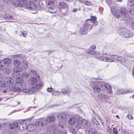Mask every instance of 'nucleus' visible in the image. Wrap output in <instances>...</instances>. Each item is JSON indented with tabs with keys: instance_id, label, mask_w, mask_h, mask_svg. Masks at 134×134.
Here are the masks:
<instances>
[{
	"instance_id": "obj_1",
	"label": "nucleus",
	"mask_w": 134,
	"mask_h": 134,
	"mask_svg": "<svg viewBox=\"0 0 134 134\" xmlns=\"http://www.w3.org/2000/svg\"><path fill=\"white\" fill-rule=\"evenodd\" d=\"M40 79L39 76H37L36 77H31L30 79V82L31 84L32 87L30 88V94L35 93L40 88L42 87L43 84L41 82L37 84Z\"/></svg>"
},
{
	"instance_id": "obj_2",
	"label": "nucleus",
	"mask_w": 134,
	"mask_h": 134,
	"mask_svg": "<svg viewBox=\"0 0 134 134\" xmlns=\"http://www.w3.org/2000/svg\"><path fill=\"white\" fill-rule=\"evenodd\" d=\"M117 8L116 7L112 6L111 7L112 12L114 16L118 19L122 15H125L127 13L126 9L124 8L120 9V10H116Z\"/></svg>"
},
{
	"instance_id": "obj_3",
	"label": "nucleus",
	"mask_w": 134,
	"mask_h": 134,
	"mask_svg": "<svg viewBox=\"0 0 134 134\" xmlns=\"http://www.w3.org/2000/svg\"><path fill=\"white\" fill-rule=\"evenodd\" d=\"M82 125L86 129L90 127L91 124L90 122L85 120H82L81 118H80L78 121V124L76 125V128L79 129L81 128Z\"/></svg>"
},
{
	"instance_id": "obj_4",
	"label": "nucleus",
	"mask_w": 134,
	"mask_h": 134,
	"mask_svg": "<svg viewBox=\"0 0 134 134\" xmlns=\"http://www.w3.org/2000/svg\"><path fill=\"white\" fill-rule=\"evenodd\" d=\"M78 115H76L73 117L71 115H67V120L68 124L70 125H72L77 123L78 124V121L80 119Z\"/></svg>"
},
{
	"instance_id": "obj_5",
	"label": "nucleus",
	"mask_w": 134,
	"mask_h": 134,
	"mask_svg": "<svg viewBox=\"0 0 134 134\" xmlns=\"http://www.w3.org/2000/svg\"><path fill=\"white\" fill-rule=\"evenodd\" d=\"M120 34L123 37L125 38L130 37L133 36L132 33L129 30L125 29H121Z\"/></svg>"
},
{
	"instance_id": "obj_6",
	"label": "nucleus",
	"mask_w": 134,
	"mask_h": 134,
	"mask_svg": "<svg viewBox=\"0 0 134 134\" xmlns=\"http://www.w3.org/2000/svg\"><path fill=\"white\" fill-rule=\"evenodd\" d=\"M92 27V25L89 24L88 22L85 23L83 27L81 29L80 33L82 34H86L87 32L88 28L91 30Z\"/></svg>"
},
{
	"instance_id": "obj_7",
	"label": "nucleus",
	"mask_w": 134,
	"mask_h": 134,
	"mask_svg": "<svg viewBox=\"0 0 134 134\" xmlns=\"http://www.w3.org/2000/svg\"><path fill=\"white\" fill-rule=\"evenodd\" d=\"M14 80L10 77H7L4 80V82L6 84V87L11 88L13 87L14 84Z\"/></svg>"
},
{
	"instance_id": "obj_8",
	"label": "nucleus",
	"mask_w": 134,
	"mask_h": 134,
	"mask_svg": "<svg viewBox=\"0 0 134 134\" xmlns=\"http://www.w3.org/2000/svg\"><path fill=\"white\" fill-rule=\"evenodd\" d=\"M26 4L25 0H15L13 3V5L16 7H24Z\"/></svg>"
},
{
	"instance_id": "obj_9",
	"label": "nucleus",
	"mask_w": 134,
	"mask_h": 134,
	"mask_svg": "<svg viewBox=\"0 0 134 134\" xmlns=\"http://www.w3.org/2000/svg\"><path fill=\"white\" fill-rule=\"evenodd\" d=\"M91 85L95 92H100L101 89L100 82H92Z\"/></svg>"
},
{
	"instance_id": "obj_10",
	"label": "nucleus",
	"mask_w": 134,
	"mask_h": 134,
	"mask_svg": "<svg viewBox=\"0 0 134 134\" xmlns=\"http://www.w3.org/2000/svg\"><path fill=\"white\" fill-rule=\"evenodd\" d=\"M52 130L54 131V134H67V132L66 130H58L56 129V127L55 125L51 127Z\"/></svg>"
},
{
	"instance_id": "obj_11",
	"label": "nucleus",
	"mask_w": 134,
	"mask_h": 134,
	"mask_svg": "<svg viewBox=\"0 0 134 134\" xmlns=\"http://www.w3.org/2000/svg\"><path fill=\"white\" fill-rule=\"evenodd\" d=\"M67 115L64 113H60L58 115L57 118L59 122L64 123L67 121Z\"/></svg>"
},
{
	"instance_id": "obj_12",
	"label": "nucleus",
	"mask_w": 134,
	"mask_h": 134,
	"mask_svg": "<svg viewBox=\"0 0 134 134\" xmlns=\"http://www.w3.org/2000/svg\"><path fill=\"white\" fill-rule=\"evenodd\" d=\"M47 124L46 120L42 119L38 121H37L35 122V125L37 126L40 127H43Z\"/></svg>"
},
{
	"instance_id": "obj_13",
	"label": "nucleus",
	"mask_w": 134,
	"mask_h": 134,
	"mask_svg": "<svg viewBox=\"0 0 134 134\" xmlns=\"http://www.w3.org/2000/svg\"><path fill=\"white\" fill-rule=\"evenodd\" d=\"M26 6L29 9H35L37 8V6L34 3L32 2H29L26 3Z\"/></svg>"
},
{
	"instance_id": "obj_14",
	"label": "nucleus",
	"mask_w": 134,
	"mask_h": 134,
	"mask_svg": "<svg viewBox=\"0 0 134 134\" xmlns=\"http://www.w3.org/2000/svg\"><path fill=\"white\" fill-rule=\"evenodd\" d=\"M18 130L23 131L26 128L27 125L25 123L18 122Z\"/></svg>"
},
{
	"instance_id": "obj_15",
	"label": "nucleus",
	"mask_w": 134,
	"mask_h": 134,
	"mask_svg": "<svg viewBox=\"0 0 134 134\" xmlns=\"http://www.w3.org/2000/svg\"><path fill=\"white\" fill-rule=\"evenodd\" d=\"M100 86L101 90L103 91H105L108 89V87H110V86L108 83L105 84L104 82H100Z\"/></svg>"
},
{
	"instance_id": "obj_16",
	"label": "nucleus",
	"mask_w": 134,
	"mask_h": 134,
	"mask_svg": "<svg viewBox=\"0 0 134 134\" xmlns=\"http://www.w3.org/2000/svg\"><path fill=\"white\" fill-rule=\"evenodd\" d=\"M12 60L10 59L5 58L2 61L0 60V63H3L7 66H9L11 64Z\"/></svg>"
},
{
	"instance_id": "obj_17",
	"label": "nucleus",
	"mask_w": 134,
	"mask_h": 134,
	"mask_svg": "<svg viewBox=\"0 0 134 134\" xmlns=\"http://www.w3.org/2000/svg\"><path fill=\"white\" fill-rule=\"evenodd\" d=\"M96 48V46H92L88 49V51L87 53H89V54H91L93 55H98L99 54V52L96 53L94 51V49Z\"/></svg>"
},
{
	"instance_id": "obj_18",
	"label": "nucleus",
	"mask_w": 134,
	"mask_h": 134,
	"mask_svg": "<svg viewBox=\"0 0 134 134\" xmlns=\"http://www.w3.org/2000/svg\"><path fill=\"white\" fill-rule=\"evenodd\" d=\"M18 122H13L9 125V127L13 131H16V130H18Z\"/></svg>"
},
{
	"instance_id": "obj_19",
	"label": "nucleus",
	"mask_w": 134,
	"mask_h": 134,
	"mask_svg": "<svg viewBox=\"0 0 134 134\" xmlns=\"http://www.w3.org/2000/svg\"><path fill=\"white\" fill-rule=\"evenodd\" d=\"M104 55H102V57H98V59L100 60L104 61L105 62H112L114 61L113 60L109 58H107L104 56Z\"/></svg>"
},
{
	"instance_id": "obj_20",
	"label": "nucleus",
	"mask_w": 134,
	"mask_h": 134,
	"mask_svg": "<svg viewBox=\"0 0 134 134\" xmlns=\"http://www.w3.org/2000/svg\"><path fill=\"white\" fill-rule=\"evenodd\" d=\"M98 98L102 100L105 101L107 99H109V97L106 95L99 94L98 95Z\"/></svg>"
},
{
	"instance_id": "obj_21",
	"label": "nucleus",
	"mask_w": 134,
	"mask_h": 134,
	"mask_svg": "<svg viewBox=\"0 0 134 134\" xmlns=\"http://www.w3.org/2000/svg\"><path fill=\"white\" fill-rule=\"evenodd\" d=\"M111 57L113 59L118 60L119 61L125 62V61H124V59L120 57H119L118 55H112Z\"/></svg>"
},
{
	"instance_id": "obj_22",
	"label": "nucleus",
	"mask_w": 134,
	"mask_h": 134,
	"mask_svg": "<svg viewBox=\"0 0 134 134\" xmlns=\"http://www.w3.org/2000/svg\"><path fill=\"white\" fill-rule=\"evenodd\" d=\"M55 117L53 116H48L46 118L47 122H53L55 120Z\"/></svg>"
},
{
	"instance_id": "obj_23",
	"label": "nucleus",
	"mask_w": 134,
	"mask_h": 134,
	"mask_svg": "<svg viewBox=\"0 0 134 134\" xmlns=\"http://www.w3.org/2000/svg\"><path fill=\"white\" fill-rule=\"evenodd\" d=\"M26 129L28 131H32L35 130L36 129V126L34 125L30 124L27 126Z\"/></svg>"
},
{
	"instance_id": "obj_24",
	"label": "nucleus",
	"mask_w": 134,
	"mask_h": 134,
	"mask_svg": "<svg viewBox=\"0 0 134 134\" xmlns=\"http://www.w3.org/2000/svg\"><path fill=\"white\" fill-rule=\"evenodd\" d=\"M47 8L49 12L51 13H55L57 11L56 9L54 8V6L47 7Z\"/></svg>"
},
{
	"instance_id": "obj_25",
	"label": "nucleus",
	"mask_w": 134,
	"mask_h": 134,
	"mask_svg": "<svg viewBox=\"0 0 134 134\" xmlns=\"http://www.w3.org/2000/svg\"><path fill=\"white\" fill-rule=\"evenodd\" d=\"M131 92H132L131 91H130L129 90H127L126 91H123L122 89H120L117 91L116 93L118 95H121Z\"/></svg>"
},
{
	"instance_id": "obj_26",
	"label": "nucleus",
	"mask_w": 134,
	"mask_h": 134,
	"mask_svg": "<svg viewBox=\"0 0 134 134\" xmlns=\"http://www.w3.org/2000/svg\"><path fill=\"white\" fill-rule=\"evenodd\" d=\"M12 90L14 92L20 91L21 90V87L19 86V84L18 85H16L13 88H11Z\"/></svg>"
},
{
	"instance_id": "obj_27",
	"label": "nucleus",
	"mask_w": 134,
	"mask_h": 134,
	"mask_svg": "<svg viewBox=\"0 0 134 134\" xmlns=\"http://www.w3.org/2000/svg\"><path fill=\"white\" fill-rule=\"evenodd\" d=\"M62 92L64 95H66L70 93V89L68 87L62 88Z\"/></svg>"
},
{
	"instance_id": "obj_28",
	"label": "nucleus",
	"mask_w": 134,
	"mask_h": 134,
	"mask_svg": "<svg viewBox=\"0 0 134 134\" xmlns=\"http://www.w3.org/2000/svg\"><path fill=\"white\" fill-rule=\"evenodd\" d=\"M21 66L25 69H26L28 67V63L25 60H23L21 63Z\"/></svg>"
},
{
	"instance_id": "obj_29",
	"label": "nucleus",
	"mask_w": 134,
	"mask_h": 134,
	"mask_svg": "<svg viewBox=\"0 0 134 134\" xmlns=\"http://www.w3.org/2000/svg\"><path fill=\"white\" fill-rule=\"evenodd\" d=\"M92 120L93 123L97 125L98 126H97V127H98V129H100L101 125L100 124L99 122L95 118L93 117L92 118Z\"/></svg>"
},
{
	"instance_id": "obj_30",
	"label": "nucleus",
	"mask_w": 134,
	"mask_h": 134,
	"mask_svg": "<svg viewBox=\"0 0 134 134\" xmlns=\"http://www.w3.org/2000/svg\"><path fill=\"white\" fill-rule=\"evenodd\" d=\"M91 21L93 22V24L95 26L98 24L96 20L97 18L95 16H91Z\"/></svg>"
},
{
	"instance_id": "obj_31",
	"label": "nucleus",
	"mask_w": 134,
	"mask_h": 134,
	"mask_svg": "<svg viewBox=\"0 0 134 134\" xmlns=\"http://www.w3.org/2000/svg\"><path fill=\"white\" fill-rule=\"evenodd\" d=\"M15 81L16 82V84L18 85L19 84H21L23 82V79L21 77H17L16 78Z\"/></svg>"
},
{
	"instance_id": "obj_32",
	"label": "nucleus",
	"mask_w": 134,
	"mask_h": 134,
	"mask_svg": "<svg viewBox=\"0 0 134 134\" xmlns=\"http://www.w3.org/2000/svg\"><path fill=\"white\" fill-rule=\"evenodd\" d=\"M59 4L60 7L62 8H66L68 7L67 4L64 2H59Z\"/></svg>"
},
{
	"instance_id": "obj_33",
	"label": "nucleus",
	"mask_w": 134,
	"mask_h": 134,
	"mask_svg": "<svg viewBox=\"0 0 134 134\" xmlns=\"http://www.w3.org/2000/svg\"><path fill=\"white\" fill-rule=\"evenodd\" d=\"M21 63L20 61L18 59H15L13 62V63L14 65L17 66L21 64Z\"/></svg>"
},
{
	"instance_id": "obj_34",
	"label": "nucleus",
	"mask_w": 134,
	"mask_h": 134,
	"mask_svg": "<svg viewBox=\"0 0 134 134\" xmlns=\"http://www.w3.org/2000/svg\"><path fill=\"white\" fill-rule=\"evenodd\" d=\"M12 57L13 58H18L21 59H23V58L21 54H16L12 56Z\"/></svg>"
},
{
	"instance_id": "obj_35",
	"label": "nucleus",
	"mask_w": 134,
	"mask_h": 134,
	"mask_svg": "<svg viewBox=\"0 0 134 134\" xmlns=\"http://www.w3.org/2000/svg\"><path fill=\"white\" fill-rule=\"evenodd\" d=\"M17 69V67H15L13 69V70L14 72L12 74L13 76H14V75L16 76L19 74V73H17L19 72L17 71L18 70Z\"/></svg>"
},
{
	"instance_id": "obj_36",
	"label": "nucleus",
	"mask_w": 134,
	"mask_h": 134,
	"mask_svg": "<svg viewBox=\"0 0 134 134\" xmlns=\"http://www.w3.org/2000/svg\"><path fill=\"white\" fill-rule=\"evenodd\" d=\"M30 75H31L32 76H36L37 73L36 71L31 69L30 72Z\"/></svg>"
},
{
	"instance_id": "obj_37",
	"label": "nucleus",
	"mask_w": 134,
	"mask_h": 134,
	"mask_svg": "<svg viewBox=\"0 0 134 134\" xmlns=\"http://www.w3.org/2000/svg\"><path fill=\"white\" fill-rule=\"evenodd\" d=\"M88 132H90L91 134H96L97 132L94 130L92 128H91L88 131Z\"/></svg>"
},
{
	"instance_id": "obj_38",
	"label": "nucleus",
	"mask_w": 134,
	"mask_h": 134,
	"mask_svg": "<svg viewBox=\"0 0 134 134\" xmlns=\"http://www.w3.org/2000/svg\"><path fill=\"white\" fill-rule=\"evenodd\" d=\"M19 86L21 87V90L25 89L26 87V86L25 83H22V84H19Z\"/></svg>"
},
{
	"instance_id": "obj_39",
	"label": "nucleus",
	"mask_w": 134,
	"mask_h": 134,
	"mask_svg": "<svg viewBox=\"0 0 134 134\" xmlns=\"http://www.w3.org/2000/svg\"><path fill=\"white\" fill-rule=\"evenodd\" d=\"M54 3L52 1H50L48 3L47 7L54 6Z\"/></svg>"
},
{
	"instance_id": "obj_40",
	"label": "nucleus",
	"mask_w": 134,
	"mask_h": 134,
	"mask_svg": "<svg viewBox=\"0 0 134 134\" xmlns=\"http://www.w3.org/2000/svg\"><path fill=\"white\" fill-rule=\"evenodd\" d=\"M107 130L108 132L110 134H112L113 133V129H111L110 127L108 126L107 128Z\"/></svg>"
},
{
	"instance_id": "obj_41",
	"label": "nucleus",
	"mask_w": 134,
	"mask_h": 134,
	"mask_svg": "<svg viewBox=\"0 0 134 134\" xmlns=\"http://www.w3.org/2000/svg\"><path fill=\"white\" fill-rule=\"evenodd\" d=\"M22 90V92H24L26 93H29L30 94V90H29L28 89H23Z\"/></svg>"
},
{
	"instance_id": "obj_42",
	"label": "nucleus",
	"mask_w": 134,
	"mask_h": 134,
	"mask_svg": "<svg viewBox=\"0 0 134 134\" xmlns=\"http://www.w3.org/2000/svg\"><path fill=\"white\" fill-rule=\"evenodd\" d=\"M0 86L2 87H6V84H5V82L3 81H0Z\"/></svg>"
},
{
	"instance_id": "obj_43",
	"label": "nucleus",
	"mask_w": 134,
	"mask_h": 134,
	"mask_svg": "<svg viewBox=\"0 0 134 134\" xmlns=\"http://www.w3.org/2000/svg\"><path fill=\"white\" fill-rule=\"evenodd\" d=\"M113 132L115 134H117L118 133V131L117 129L115 128H114L113 129Z\"/></svg>"
},
{
	"instance_id": "obj_44",
	"label": "nucleus",
	"mask_w": 134,
	"mask_h": 134,
	"mask_svg": "<svg viewBox=\"0 0 134 134\" xmlns=\"http://www.w3.org/2000/svg\"><path fill=\"white\" fill-rule=\"evenodd\" d=\"M11 71V70L10 69H6L4 71V72L5 74H9Z\"/></svg>"
},
{
	"instance_id": "obj_45",
	"label": "nucleus",
	"mask_w": 134,
	"mask_h": 134,
	"mask_svg": "<svg viewBox=\"0 0 134 134\" xmlns=\"http://www.w3.org/2000/svg\"><path fill=\"white\" fill-rule=\"evenodd\" d=\"M85 4L87 5H91V3L88 1H85L84 2Z\"/></svg>"
},
{
	"instance_id": "obj_46",
	"label": "nucleus",
	"mask_w": 134,
	"mask_h": 134,
	"mask_svg": "<svg viewBox=\"0 0 134 134\" xmlns=\"http://www.w3.org/2000/svg\"><path fill=\"white\" fill-rule=\"evenodd\" d=\"M70 131L72 133L75 134L76 132L75 129L74 128H70Z\"/></svg>"
},
{
	"instance_id": "obj_47",
	"label": "nucleus",
	"mask_w": 134,
	"mask_h": 134,
	"mask_svg": "<svg viewBox=\"0 0 134 134\" xmlns=\"http://www.w3.org/2000/svg\"><path fill=\"white\" fill-rule=\"evenodd\" d=\"M30 75V73H28L26 72H25L23 73V75L24 76L27 77V76H29Z\"/></svg>"
},
{
	"instance_id": "obj_48",
	"label": "nucleus",
	"mask_w": 134,
	"mask_h": 134,
	"mask_svg": "<svg viewBox=\"0 0 134 134\" xmlns=\"http://www.w3.org/2000/svg\"><path fill=\"white\" fill-rule=\"evenodd\" d=\"M108 92L109 93L111 94L112 93V91L111 89V87L110 86V87H108Z\"/></svg>"
},
{
	"instance_id": "obj_49",
	"label": "nucleus",
	"mask_w": 134,
	"mask_h": 134,
	"mask_svg": "<svg viewBox=\"0 0 134 134\" xmlns=\"http://www.w3.org/2000/svg\"><path fill=\"white\" fill-rule=\"evenodd\" d=\"M17 69L19 72H21L23 70L22 68L20 66L17 67Z\"/></svg>"
},
{
	"instance_id": "obj_50",
	"label": "nucleus",
	"mask_w": 134,
	"mask_h": 134,
	"mask_svg": "<svg viewBox=\"0 0 134 134\" xmlns=\"http://www.w3.org/2000/svg\"><path fill=\"white\" fill-rule=\"evenodd\" d=\"M5 19L8 20L12 19L13 18L11 16H8Z\"/></svg>"
},
{
	"instance_id": "obj_51",
	"label": "nucleus",
	"mask_w": 134,
	"mask_h": 134,
	"mask_svg": "<svg viewBox=\"0 0 134 134\" xmlns=\"http://www.w3.org/2000/svg\"><path fill=\"white\" fill-rule=\"evenodd\" d=\"M21 34L23 36L25 37L26 34V33L25 31H22L21 32Z\"/></svg>"
},
{
	"instance_id": "obj_52",
	"label": "nucleus",
	"mask_w": 134,
	"mask_h": 134,
	"mask_svg": "<svg viewBox=\"0 0 134 134\" xmlns=\"http://www.w3.org/2000/svg\"><path fill=\"white\" fill-rule=\"evenodd\" d=\"M52 88H47V92H52Z\"/></svg>"
},
{
	"instance_id": "obj_53",
	"label": "nucleus",
	"mask_w": 134,
	"mask_h": 134,
	"mask_svg": "<svg viewBox=\"0 0 134 134\" xmlns=\"http://www.w3.org/2000/svg\"><path fill=\"white\" fill-rule=\"evenodd\" d=\"M4 68V66L2 65H0V70H2Z\"/></svg>"
},
{
	"instance_id": "obj_54",
	"label": "nucleus",
	"mask_w": 134,
	"mask_h": 134,
	"mask_svg": "<svg viewBox=\"0 0 134 134\" xmlns=\"http://www.w3.org/2000/svg\"><path fill=\"white\" fill-rule=\"evenodd\" d=\"M128 118L130 120H132L133 119V117L131 115H128Z\"/></svg>"
},
{
	"instance_id": "obj_55",
	"label": "nucleus",
	"mask_w": 134,
	"mask_h": 134,
	"mask_svg": "<svg viewBox=\"0 0 134 134\" xmlns=\"http://www.w3.org/2000/svg\"><path fill=\"white\" fill-rule=\"evenodd\" d=\"M3 1L4 2L7 3L10 2L11 0H3Z\"/></svg>"
},
{
	"instance_id": "obj_56",
	"label": "nucleus",
	"mask_w": 134,
	"mask_h": 134,
	"mask_svg": "<svg viewBox=\"0 0 134 134\" xmlns=\"http://www.w3.org/2000/svg\"><path fill=\"white\" fill-rule=\"evenodd\" d=\"M72 11L74 12H76L77 11V8H74L73 9Z\"/></svg>"
},
{
	"instance_id": "obj_57",
	"label": "nucleus",
	"mask_w": 134,
	"mask_h": 134,
	"mask_svg": "<svg viewBox=\"0 0 134 134\" xmlns=\"http://www.w3.org/2000/svg\"><path fill=\"white\" fill-rule=\"evenodd\" d=\"M132 28L134 30V22H133L132 24Z\"/></svg>"
},
{
	"instance_id": "obj_58",
	"label": "nucleus",
	"mask_w": 134,
	"mask_h": 134,
	"mask_svg": "<svg viewBox=\"0 0 134 134\" xmlns=\"http://www.w3.org/2000/svg\"><path fill=\"white\" fill-rule=\"evenodd\" d=\"M99 120L100 121V122H101V123L103 125H104V123H103V120H102V119H101L100 120Z\"/></svg>"
},
{
	"instance_id": "obj_59",
	"label": "nucleus",
	"mask_w": 134,
	"mask_h": 134,
	"mask_svg": "<svg viewBox=\"0 0 134 134\" xmlns=\"http://www.w3.org/2000/svg\"><path fill=\"white\" fill-rule=\"evenodd\" d=\"M132 74L133 77H134V66L133 67V68Z\"/></svg>"
},
{
	"instance_id": "obj_60",
	"label": "nucleus",
	"mask_w": 134,
	"mask_h": 134,
	"mask_svg": "<svg viewBox=\"0 0 134 134\" xmlns=\"http://www.w3.org/2000/svg\"><path fill=\"white\" fill-rule=\"evenodd\" d=\"M130 2H134V0H129Z\"/></svg>"
},
{
	"instance_id": "obj_61",
	"label": "nucleus",
	"mask_w": 134,
	"mask_h": 134,
	"mask_svg": "<svg viewBox=\"0 0 134 134\" xmlns=\"http://www.w3.org/2000/svg\"><path fill=\"white\" fill-rule=\"evenodd\" d=\"M116 1L119 2H121L123 0H116Z\"/></svg>"
},
{
	"instance_id": "obj_62",
	"label": "nucleus",
	"mask_w": 134,
	"mask_h": 134,
	"mask_svg": "<svg viewBox=\"0 0 134 134\" xmlns=\"http://www.w3.org/2000/svg\"><path fill=\"white\" fill-rule=\"evenodd\" d=\"M97 117L98 118V119L99 120H100L101 119V118L99 116H98Z\"/></svg>"
},
{
	"instance_id": "obj_63",
	"label": "nucleus",
	"mask_w": 134,
	"mask_h": 134,
	"mask_svg": "<svg viewBox=\"0 0 134 134\" xmlns=\"http://www.w3.org/2000/svg\"><path fill=\"white\" fill-rule=\"evenodd\" d=\"M6 92H7V91H6V90H3V92L4 93H6Z\"/></svg>"
},
{
	"instance_id": "obj_64",
	"label": "nucleus",
	"mask_w": 134,
	"mask_h": 134,
	"mask_svg": "<svg viewBox=\"0 0 134 134\" xmlns=\"http://www.w3.org/2000/svg\"><path fill=\"white\" fill-rule=\"evenodd\" d=\"M106 121H107V122H109V119H107V120H106Z\"/></svg>"
}]
</instances>
